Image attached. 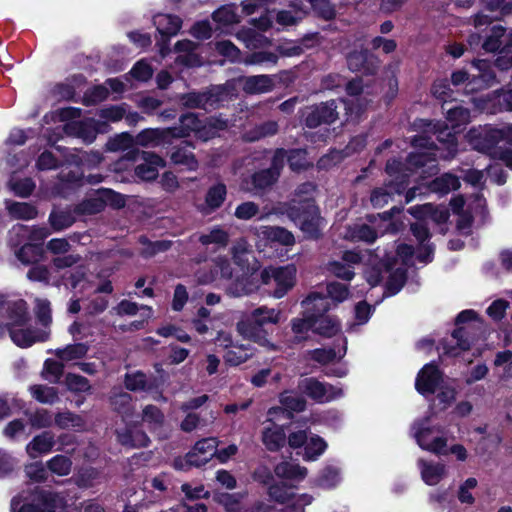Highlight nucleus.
Segmentation results:
<instances>
[{
    "label": "nucleus",
    "mask_w": 512,
    "mask_h": 512,
    "mask_svg": "<svg viewBox=\"0 0 512 512\" xmlns=\"http://www.w3.org/2000/svg\"><path fill=\"white\" fill-rule=\"evenodd\" d=\"M414 125L423 131L412 139V145L419 151L409 154L408 163L414 166L434 168L437 158L448 159L457 153L456 133L445 122L419 119Z\"/></svg>",
    "instance_id": "1"
},
{
    "label": "nucleus",
    "mask_w": 512,
    "mask_h": 512,
    "mask_svg": "<svg viewBox=\"0 0 512 512\" xmlns=\"http://www.w3.org/2000/svg\"><path fill=\"white\" fill-rule=\"evenodd\" d=\"M31 322L25 300L0 294V337L8 332L12 342L21 348L45 342L49 338V331L34 328Z\"/></svg>",
    "instance_id": "2"
},
{
    "label": "nucleus",
    "mask_w": 512,
    "mask_h": 512,
    "mask_svg": "<svg viewBox=\"0 0 512 512\" xmlns=\"http://www.w3.org/2000/svg\"><path fill=\"white\" fill-rule=\"evenodd\" d=\"M471 146L482 153L498 157L506 166L512 169V124L499 128L490 125L471 128L467 134Z\"/></svg>",
    "instance_id": "3"
},
{
    "label": "nucleus",
    "mask_w": 512,
    "mask_h": 512,
    "mask_svg": "<svg viewBox=\"0 0 512 512\" xmlns=\"http://www.w3.org/2000/svg\"><path fill=\"white\" fill-rule=\"evenodd\" d=\"M274 213L286 215L308 239H318L326 224L315 202L308 198L281 203L274 207Z\"/></svg>",
    "instance_id": "4"
},
{
    "label": "nucleus",
    "mask_w": 512,
    "mask_h": 512,
    "mask_svg": "<svg viewBox=\"0 0 512 512\" xmlns=\"http://www.w3.org/2000/svg\"><path fill=\"white\" fill-rule=\"evenodd\" d=\"M65 506V497L60 493L41 490L33 485H28L11 500V512H58Z\"/></svg>",
    "instance_id": "5"
},
{
    "label": "nucleus",
    "mask_w": 512,
    "mask_h": 512,
    "mask_svg": "<svg viewBox=\"0 0 512 512\" xmlns=\"http://www.w3.org/2000/svg\"><path fill=\"white\" fill-rule=\"evenodd\" d=\"M414 248L408 244H399L394 253L386 254L383 263L388 274L383 297L396 295L407 280V268L414 264Z\"/></svg>",
    "instance_id": "6"
},
{
    "label": "nucleus",
    "mask_w": 512,
    "mask_h": 512,
    "mask_svg": "<svg viewBox=\"0 0 512 512\" xmlns=\"http://www.w3.org/2000/svg\"><path fill=\"white\" fill-rule=\"evenodd\" d=\"M365 105L366 104L359 102L354 106L353 100H346L342 98L322 102L306 108L303 112L304 123L309 128H316L322 124L329 125L338 119V108L340 106L347 111V114L358 115Z\"/></svg>",
    "instance_id": "7"
},
{
    "label": "nucleus",
    "mask_w": 512,
    "mask_h": 512,
    "mask_svg": "<svg viewBox=\"0 0 512 512\" xmlns=\"http://www.w3.org/2000/svg\"><path fill=\"white\" fill-rule=\"evenodd\" d=\"M411 431L421 449L436 455L448 453L447 439L444 437L445 429L441 425L432 424L430 417L415 421Z\"/></svg>",
    "instance_id": "8"
},
{
    "label": "nucleus",
    "mask_w": 512,
    "mask_h": 512,
    "mask_svg": "<svg viewBox=\"0 0 512 512\" xmlns=\"http://www.w3.org/2000/svg\"><path fill=\"white\" fill-rule=\"evenodd\" d=\"M229 91L225 86L216 85L202 92H188L180 96L181 104L186 108L211 111L228 101Z\"/></svg>",
    "instance_id": "9"
},
{
    "label": "nucleus",
    "mask_w": 512,
    "mask_h": 512,
    "mask_svg": "<svg viewBox=\"0 0 512 512\" xmlns=\"http://www.w3.org/2000/svg\"><path fill=\"white\" fill-rule=\"evenodd\" d=\"M296 279V267L294 265L267 267L261 272V280L265 285H274L273 297L280 299L292 289Z\"/></svg>",
    "instance_id": "10"
},
{
    "label": "nucleus",
    "mask_w": 512,
    "mask_h": 512,
    "mask_svg": "<svg viewBox=\"0 0 512 512\" xmlns=\"http://www.w3.org/2000/svg\"><path fill=\"white\" fill-rule=\"evenodd\" d=\"M328 324L331 323L329 320H325ZM323 320L318 323L314 322L313 318H309L305 315L303 318H293L290 322L292 336L287 340L289 345L292 347L294 345H300L304 343L309 338V332L313 331L316 334H319L324 337H331V334L335 331V327L330 325L329 328L324 329L322 326Z\"/></svg>",
    "instance_id": "11"
},
{
    "label": "nucleus",
    "mask_w": 512,
    "mask_h": 512,
    "mask_svg": "<svg viewBox=\"0 0 512 512\" xmlns=\"http://www.w3.org/2000/svg\"><path fill=\"white\" fill-rule=\"evenodd\" d=\"M124 159L129 161L142 160L143 163L135 167V175L144 181H152L158 176V169L164 167V160L151 152L140 151L139 149H132L126 152Z\"/></svg>",
    "instance_id": "12"
},
{
    "label": "nucleus",
    "mask_w": 512,
    "mask_h": 512,
    "mask_svg": "<svg viewBox=\"0 0 512 512\" xmlns=\"http://www.w3.org/2000/svg\"><path fill=\"white\" fill-rule=\"evenodd\" d=\"M298 388L301 393L319 403L330 402L343 396L341 388L320 382L313 377L302 379L298 384Z\"/></svg>",
    "instance_id": "13"
},
{
    "label": "nucleus",
    "mask_w": 512,
    "mask_h": 512,
    "mask_svg": "<svg viewBox=\"0 0 512 512\" xmlns=\"http://www.w3.org/2000/svg\"><path fill=\"white\" fill-rule=\"evenodd\" d=\"M153 24L161 36V39L158 41V45L161 56L165 57L170 51L169 39L178 33L181 28L182 21L178 16L157 14L153 18Z\"/></svg>",
    "instance_id": "14"
},
{
    "label": "nucleus",
    "mask_w": 512,
    "mask_h": 512,
    "mask_svg": "<svg viewBox=\"0 0 512 512\" xmlns=\"http://www.w3.org/2000/svg\"><path fill=\"white\" fill-rule=\"evenodd\" d=\"M347 66L352 72L374 75L379 67L378 58L367 48L355 49L346 56Z\"/></svg>",
    "instance_id": "15"
},
{
    "label": "nucleus",
    "mask_w": 512,
    "mask_h": 512,
    "mask_svg": "<svg viewBox=\"0 0 512 512\" xmlns=\"http://www.w3.org/2000/svg\"><path fill=\"white\" fill-rule=\"evenodd\" d=\"M417 219L418 221L412 223L410 227L412 234L419 241L416 259L423 264H427L433 260L434 247L429 243L431 235L426 220L424 218Z\"/></svg>",
    "instance_id": "16"
},
{
    "label": "nucleus",
    "mask_w": 512,
    "mask_h": 512,
    "mask_svg": "<svg viewBox=\"0 0 512 512\" xmlns=\"http://www.w3.org/2000/svg\"><path fill=\"white\" fill-rule=\"evenodd\" d=\"M50 234V229L47 227H30L23 224H17L9 231L8 242L11 246L17 247L21 244V241H15L14 236H22L23 239H27V243L35 244L41 248L42 243Z\"/></svg>",
    "instance_id": "17"
},
{
    "label": "nucleus",
    "mask_w": 512,
    "mask_h": 512,
    "mask_svg": "<svg viewBox=\"0 0 512 512\" xmlns=\"http://www.w3.org/2000/svg\"><path fill=\"white\" fill-rule=\"evenodd\" d=\"M115 197H118V194L111 189H98L94 194L81 201L75 211L85 215L100 213L106 207L107 202L113 201Z\"/></svg>",
    "instance_id": "18"
},
{
    "label": "nucleus",
    "mask_w": 512,
    "mask_h": 512,
    "mask_svg": "<svg viewBox=\"0 0 512 512\" xmlns=\"http://www.w3.org/2000/svg\"><path fill=\"white\" fill-rule=\"evenodd\" d=\"M474 338L470 336L466 327H459L453 331L449 338L440 343L443 352L449 356H458L461 352L470 349Z\"/></svg>",
    "instance_id": "19"
},
{
    "label": "nucleus",
    "mask_w": 512,
    "mask_h": 512,
    "mask_svg": "<svg viewBox=\"0 0 512 512\" xmlns=\"http://www.w3.org/2000/svg\"><path fill=\"white\" fill-rule=\"evenodd\" d=\"M442 380L441 372L434 363L426 364L418 373L415 388L422 394H434Z\"/></svg>",
    "instance_id": "20"
},
{
    "label": "nucleus",
    "mask_w": 512,
    "mask_h": 512,
    "mask_svg": "<svg viewBox=\"0 0 512 512\" xmlns=\"http://www.w3.org/2000/svg\"><path fill=\"white\" fill-rule=\"evenodd\" d=\"M237 331L245 339L253 341L260 346L267 347L271 350L275 347L274 344L269 341L263 326L256 323L251 316L237 323Z\"/></svg>",
    "instance_id": "21"
},
{
    "label": "nucleus",
    "mask_w": 512,
    "mask_h": 512,
    "mask_svg": "<svg viewBox=\"0 0 512 512\" xmlns=\"http://www.w3.org/2000/svg\"><path fill=\"white\" fill-rule=\"evenodd\" d=\"M253 230L259 239L271 243H279L283 246H292L295 243L294 235L284 227L262 225L255 227Z\"/></svg>",
    "instance_id": "22"
},
{
    "label": "nucleus",
    "mask_w": 512,
    "mask_h": 512,
    "mask_svg": "<svg viewBox=\"0 0 512 512\" xmlns=\"http://www.w3.org/2000/svg\"><path fill=\"white\" fill-rule=\"evenodd\" d=\"M117 441L127 448L147 447L150 439L147 434L135 425H126L116 430Z\"/></svg>",
    "instance_id": "23"
},
{
    "label": "nucleus",
    "mask_w": 512,
    "mask_h": 512,
    "mask_svg": "<svg viewBox=\"0 0 512 512\" xmlns=\"http://www.w3.org/2000/svg\"><path fill=\"white\" fill-rule=\"evenodd\" d=\"M478 74L472 75L468 86L473 89H485L494 86L498 83L494 65L486 60H479L475 64Z\"/></svg>",
    "instance_id": "24"
},
{
    "label": "nucleus",
    "mask_w": 512,
    "mask_h": 512,
    "mask_svg": "<svg viewBox=\"0 0 512 512\" xmlns=\"http://www.w3.org/2000/svg\"><path fill=\"white\" fill-rule=\"evenodd\" d=\"M194 146L189 141H182L171 148L170 160L175 165L184 166L190 171L198 168V161L193 153Z\"/></svg>",
    "instance_id": "25"
},
{
    "label": "nucleus",
    "mask_w": 512,
    "mask_h": 512,
    "mask_svg": "<svg viewBox=\"0 0 512 512\" xmlns=\"http://www.w3.org/2000/svg\"><path fill=\"white\" fill-rule=\"evenodd\" d=\"M109 404L113 411L118 413L122 418H129L134 411L132 396L122 390L114 387L109 393Z\"/></svg>",
    "instance_id": "26"
},
{
    "label": "nucleus",
    "mask_w": 512,
    "mask_h": 512,
    "mask_svg": "<svg viewBox=\"0 0 512 512\" xmlns=\"http://www.w3.org/2000/svg\"><path fill=\"white\" fill-rule=\"evenodd\" d=\"M302 305L305 307V315L314 319L326 316L327 312L331 309L330 299L317 292L310 293L302 301Z\"/></svg>",
    "instance_id": "27"
},
{
    "label": "nucleus",
    "mask_w": 512,
    "mask_h": 512,
    "mask_svg": "<svg viewBox=\"0 0 512 512\" xmlns=\"http://www.w3.org/2000/svg\"><path fill=\"white\" fill-rule=\"evenodd\" d=\"M279 401L283 408L272 407L268 410V420H272L277 414H285V410L300 412L306 407L305 400L292 391H284L280 394Z\"/></svg>",
    "instance_id": "28"
},
{
    "label": "nucleus",
    "mask_w": 512,
    "mask_h": 512,
    "mask_svg": "<svg viewBox=\"0 0 512 512\" xmlns=\"http://www.w3.org/2000/svg\"><path fill=\"white\" fill-rule=\"evenodd\" d=\"M55 445V436L51 431H44L35 436L26 446V452L30 458H37L41 454L52 451Z\"/></svg>",
    "instance_id": "29"
},
{
    "label": "nucleus",
    "mask_w": 512,
    "mask_h": 512,
    "mask_svg": "<svg viewBox=\"0 0 512 512\" xmlns=\"http://www.w3.org/2000/svg\"><path fill=\"white\" fill-rule=\"evenodd\" d=\"M442 111L446 114V120L453 129L460 131V127L470 121V110L452 101L442 104Z\"/></svg>",
    "instance_id": "30"
},
{
    "label": "nucleus",
    "mask_w": 512,
    "mask_h": 512,
    "mask_svg": "<svg viewBox=\"0 0 512 512\" xmlns=\"http://www.w3.org/2000/svg\"><path fill=\"white\" fill-rule=\"evenodd\" d=\"M243 90L249 94L267 93L273 90L274 78L270 75H254L241 79Z\"/></svg>",
    "instance_id": "31"
},
{
    "label": "nucleus",
    "mask_w": 512,
    "mask_h": 512,
    "mask_svg": "<svg viewBox=\"0 0 512 512\" xmlns=\"http://www.w3.org/2000/svg\"><path fill=\"white\" fill-rule=\"evenodd\" d=\"M408 212L415 218H424L426 221L430 219L438 224L445 223L449 218L447 209L434 207L430 203L412 206L409 208Z\"/></svg>",
    "instance_id": "32"
},
{
    "label": "nucleus",
    "mask_w": 512,
    "mask_h": 512,
    "mask_svg": "<svg viewBox=\"0 0 512 512\" xmlns=\"http://www.w3.org/2000/svg\"><path fill=\"white\" fill-rule=\"evenodd\" d=\"M418 466L422 480L430 486L437 485L446 474V466L443 463L418 460Z\"/></svg>",
    "instance_id": "33"
},
{
    "label": "nucleus",
    "mask_w": 512,
    "mask_h": 512,
    "mask_svg": "<svg viewBox=\"0 0 512 512\" xmlns=\"http://www.w3.org/2000/svg\"><path fill=\"white\" fill-rule=\"evenodd\" d=\"M201 128V121L195 113H185L179 118V126L167 129L170 137L183 138L190 135L191 132Z\"/></svg>",
    "instance_id": "34"
},
{
    "label": "nucleus",
    "mask_w": 512,
    "mask_h": 512,
    "mask_svg": "<svg viewBox=\"0 0 512 512\" xmlns=\"http://www.w3.org/2000/svg\"><path fill=\"white\" fill-rule=\"evenodd\" d=\"M271 425L265 427L262 432V442L269 451H278L286 442V433L282 426L269 420Z\"/></svg>",
    "instance_id": "35"
},
{
    "label": "nucleus",
    "mask_w": 512,
    "mask_h": 512,
    "mask_svg": "<svg viewBox=\"0 0 512 512\" xmlns=\"http://www.w3.org/2000/svg\"><path fill=\"white\" fill-rule=\"evenodd\" d=\"M460 187L459 178L451 173H445L432 180L426 190L431 193L444 196Z\"/></svg>",
    "instance_id": "36"
},
{
    "label": "nucleus",
    "mask_w": 512,
    "mask_h": 512,
    "mask_svg": "<svg viewBox=\"0 0 512 512\" xmlns=\"http://www.w3.org/2000/svg\"><path fill=\"white\" fill-rule=\"evenodd\" d=\"M197 46L198 45L191 40L185 39L178 41L175 45V51L183 54H180L176 58V62L187 67L198 66L200 64V58L195 53Z\"/></svg>",
    "instance_id": "37"
},
{
    "label": "nucleus",
    "mask_w": 512,
    "mask_h": 512,
    "mask_svg": "<svg viewBox=\"0 0 512 512\" xmlns=\"http://www.w3.org/2000/svg\"><path fill=\"white\" fill-rule=\"evenodd\" d=\"M274 473L278 478L290 482H300L306 477L307 469L298 464L284 461L275 466Z\"/></svg>",
    "instance_id": "38"
},
{
    "label": "nucleus",
    "mask_w": 512,
    "mask_h": 512,
    "mask_svg": "<svg viewBox=\"0 0 512 512\" xmlns=\"http://www.w3.org/2000/svg\"><path fill=\"white\" fill-rule=\"evenodd\" d=\"M278 130V123L274 120H268L246 130L243 134V139L247 142H256L260 139L274 136Z\"/></svg>",
    "instance_id": "39"
},
{
    "label": "nucleus",
    "mask_w": 512,
    "mask_h": 512,
    "mask_svg": "<svg viewBox=\"0 0 512 512\" xmlns=\"http://www.w3.org/2000/svg\"><path fill=\"white\" fill-rule=\"evenodd\" d=\"M155 381L148 378L146 374L137 371L135 373H126L124 377L125 387L133 392H151L155 388Z\"/></svg>",
    "instance_id": "40"
},
{
    "label": "nucleus",
    "mask_w": 512,
    "mask_h": 512,
    "mask_svg": "<svg viewBox=\"0 0 512 512\" xmlns=\"http://www.w3.org/2000/svg\"><path fill=\"white\" fill-rule=\"evenodd\" d=\"M254 353L255 349L250 344L236 343L226 351L224 360L228 365L238 366L250 359Z\"/></svg>",
    "instance_id": "41"
},
{
    "label": "nucleus",
    "mask_w": 512,
    "mask_h": 512,
    "mask_svg": "<svg viewBox=\"0 0 512 512\" xmlns=\"http://www.w3.org/2000/svg\"><path fill=\"white\" fill-rule=\"evenodd\" d=\"M409 158V155L407 156ZM425 166H414L410 165L408 163V159H406V162L403 163L400 160L393 158L387 161L386 164V172L390 176H395L396 178H400V187L396 189V192H400V189H404V178L408 176V174L405 172L406 170L409 172H413L416 169L424 168Z\"/></svg>",
    "instance_id": "42"
},
{
    "label": "nucleus",
    "mask_w": 512,
    "mask_h": 512,
    "mask_svg": "<svg viewBox=\"0 0 512 512\" xmlns=\"http://www.w3.org/2000/svg\"><path fill=\"white\" fill-rule=\"evenodd\" d=\"M67 128L86 143H92L98 134L95 122L92 119L73 122L69 124Z\"/></svg>",
    "instance_id": "43"
},
{
    "label": "nucleus",
    "mask_w": 512,
    "mask_h": 512,
    "mask_svg": "<svg viewBox=\"0 0 512 512\" xmlns=\"http://www.w3.org/2000/svg\"><path fill=\"white\" fill-rule=\"evenodd\" d=\"M270 214H275L274 209L268 213L260 214L259 205L252 201H246L239 204L234 212V216L239 220H250L257 217L258 220L263 221L268 218Z\"/></svg>",
    "instance_id": "44"
},
{
    "label": "nucleus",
    "mask_w": 512,
    "mask_h": 512,
    "mask_svg": "<svg viewBox=\"0 0 512 512\" xmlns=\"http://www.w3.org/2000/svg\"><path fill=\"white\" fill-rule=\"evenodd\" d=\"M101 473L94 467L81 468L72 478L74 483L81 489L94 487L100 482Z\"/></svg>",
    "instance_id": "45"
},
{
    "label": "nucleus",
    "mask_w": 512,
    "mask_h": 512,
    "mask_svg": "<svg viewBox=\"0 0 512 512\" xmlns=\"http://www.w3.org/2000/svg\"><path fill=\"white\" fill-rule=\"evenodd\" d=\"M48 221L55 232H60L72 226L75 222V217L69 209H53Z\"/></svg>",
    "instance_id": "46"
},
{
    "label": "nucleus",
    "mask_w": 512,
    "mask_h": 512,
    "mask_svg": "<svg viewBox=\"0 0 512 512\" xmlns=\"http://www.w3.org/2000/svg\"><path fill=\"white\" fill-rule=\"evenodd\" d=\"M112 311L119 315H136L140 311V315L143 319H149L152 316V308L146 305H138L135 302L129 300H122L117 306L113 307Z\"/></svg>",
    "instance_id": "47"
},
{
    "label": "nucleus",
    "mask_w": 512,
    "mask_h": 512,
    "mask_svg": "<svg viewBox=\"0 0 512 512\" xmlns=\"http://www.w3.org/2000/svg\"><path fill=\"white\" fill-rule=\"evenodd\" d=\"M227 196V188L224 183L218 182L209 187L205 196L207 207L214 211L222 206Z\"/></svg>",
    "instance_id": "48"
},
{
    "label": "nucleus",
    "mask_w": 512,
    "mask_h": 512,
    "mask_svg": "<svg viewBox=\"0 0 512 512\" xmlns=\"http://www.w3.org/2000/svg\"><path fill=\"white\" fill-rule=\"evenodd\" d=\"M142 422L150 431H156L164 424V414L157 406L146 405L142 410Z\"/></svg>",
    "instance_id": "49"
},
{
    "label": "nucleus",
    "mask_w": 512,
    "mask_h": 512,
    "mask_svg": "<svg viewBox=\"0 0 512 512\" xmlns=\"http://www.w3.org/2000/svg\"><path fill=\"white\" fill-rule=\"evenodd\" d=\"M32 397L42 404L52 405L59 401L58 390L46 385H32L29 388Z\"/></svg>",
    "instance_id": "50"
},
{
    "label": "nucleus",
    "mask_w": 512,
    "mask_h": 512,
    "mask_svg": "<svg viewBox=\"0 0 512 512\" xmlns=\"http://www.w3.org/2000/svg\"><path fill=\"white\" fill-rule=\"evenodd\" d=\"M341 481L340 471L335 466H326L322 469L315 480L318 487L324 489L334 488Z\"/></svg>",
    "instance_id": "51"
},
{
    "label": "nucleus",
    "mask_w": 512,
    "mask_h": 512,
    "mask_svg": "<svg viewBox=\"0 0 512 512\" xmlns=\"http://www.w3.org/2000/svg\"><path fill=\"white\" fill-rule=\"evenodd\" d=\"M348 234L353 241H362L368 244L373 243L378 237L377 231L365 223L354 224L349 228Z\"/></svg>",
    "instance_id": "52"
},
{
    "label": "nucleus",
    "mask_w": 512,
    "mask_h": 512,
    "mask_svg": "<svg viewBox=\"0 0 512 512\" xmlns=\"http://www.w3.org/2000/svg\"><path fill=\"white\" fill-rule=\"evenodd\" d=\"M213 457L202 455L196 451L191 450L185 458H178L174 461V467L179 470H185L189 467H202L206 465Z\"/></svg>",
    "instance_id": "53"
},
{
    "label": "nucleus",
    "mask_w": 512,
    "mask_h": 512,
    "mask_svg": "<svg viewBox=\"0 0 512 512\" xmlns=\"http://www.w3.org/2000/svg\"><path fill=\"white\" fill-rule=\"evenodd\" d=\"M88 352V346L84 343L67 345L64 348H58L55 355L62 361H72L83 358Z\"/></svg>",
    "instance_id": "54"
},
{
    "label": "nucleus",
    "mask_w": 512,
    "mask_h": 512,
    "mask_svg": "<svg viewBox=\"0 0 512 512\" xmlns=\"http://www.w3.org/2000/svg\"><path fill=\"white\" fill-rule=\"evenodd\" d=\"M268 495L272 500H274L275 502H278L280 504H285V503L289 502L290 500H292V502H294V500L297 498V497H294V494L292 492V487L286 485L283 482L273 483V484L269 485ZM292 504L293 503H291L290 505H292Z\"/></svg>",
    "instance_id": "55"
},
{
    "label": "nucleus",
    "mask_w": 512,
    "mask_h": 512,
    "mask_svg": "<svg viewBox=\"0 0 512 512\" xmlns=\"http://www.w3.org/2000/svg\"><path fill=\"white\" fill-rule=\"evenodd\" d=\"M250 316L256 323L262 326L266 324H277L280 321L281 311L262 306L254 309Z\"/></svg>",
    "instance_id": "56"
},
{
    "label": "nucleus",
    "mask_w": 512,
    "mask_h": 512,
    "mask_svg": "<svg viewBox=\"0 0 512 512\" xmlns=\"http://www.w3.org/2000/svg\"><path fill=\"white\" fill-rule=\"evenodd\" d=\"M7 210L9 214L21 220H31L37 216L36 208L24 202H7Z\"/></svg>",
    "instance_id": "57"
},
{
    "label": "nucleus",
    "mask_w": 512,
    "mask_h": 512,
    "mask_svg": "<svg viewBox=\"0 0 512 512\" xmlns=\"http://www.w3.org/2000/svg\"><path fill=\"white\" fill-rule=\"evenodd\" d=\"M46 467L53 474L67 476L72 469V460L68 456L58 454L46 462Z\"/></svg>",
    "instance_id": "58"
},
{
    "label": "nucleus",
    "mask_w": 512,
    "mask_h": 512,
    "mask_svg": "<svg viewBox=\"0 0 512 512\" xmlns=\"http://www.w3.org/2000/svg\"><path fill=\"white\" fill-rule=\"evenodd\" d=\"M168 137H170V135L167 132V129H147L143 130L136 136L135 143L141 146H154L159 144L160 139Z\"/></svg>",
    "instance_id": "59"
},
{
    "label": "nucleus",
    "mask_w": 512,
    "mask_h": 512,
    "mask_svg": "<svg viewBox=\"0 0 512 512\" xmlns=\"http://www.w3.org/2000/svg\"><path fill=\"white\" fill-rule=\"evenodd\" d=\"M135 139L127 132H123L121 134L116 135L113 138H110L106 144V148L108 151L116 152V151H126L129 152L132 149H137L134 147Z\"/></svg>",
    "instance_id": "60"
},
{
    "label": "nucleus",
    "mask_w": 512,
    "mask_h": 512,
    "mask_svg": "<svg viewBox=\"0 0 512 512\" xmlns=\"http://www.w3.org/2000/svg\"><path fill=\"white\" fill-rule=\"evenodd\" d=\"M278 179V172L262 169L252 175V184L256 190H265L271 187Z\"/></svg>",
    "instance_id": "61"
},
{
    "label": "nucleus",
    "mask_w": 512,
    "mask_h": 512,
    "mask_svg": "<svg viewBox=\"0 0 512 512\" xmlns=\"http://www.w3.org/2000/svg\"><path fill=\"white\" fill-rule=\"evenodd\" d=\"M327 448V443L319 436H313L307 440L304 447L305 453L303 455L305 460L314 461L324 453Z\"/></svg>",
    "instance_id": "62"
},
{
    "label": "nucleus",
    "mask_w": 512,
    "mask_h": 512,
    "mask_svg": "<svg viewBox=\"0 0 512 512\" xmlns=\"http://www.w3.org/2000/svg\"><path fill=\"white\" fill-rule=\"evenodd\" d=\"M254 285L250 282L249 278L245 275L237 277L227 287V292L233 297H242L252 293Z\"/></svg>",
    "instance_id": "63"
},
{
    "label": "nucleus",
    "mask_w": 512,
    "mask_h": 512,
    "mask_svg": "<svg viewBox=\"0 0 512 512\" xmlns=\"http://www.w3.org/2000/svg\"><path fill=\"white\" fill-rule=\"evenodd\" d=\"M41 254V248L32 243H24L15 251L16 258L23 264L27 265L36 261Z\"/></svg>",
    "instance_id": "64"
}]
</instances>
